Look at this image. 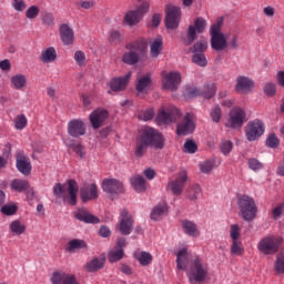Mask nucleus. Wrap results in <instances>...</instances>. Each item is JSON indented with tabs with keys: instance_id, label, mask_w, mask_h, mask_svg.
<instances>
[{
	"instance_id": "1",
	"label": "nucleus",
	"mask_w": 284,
	"mask_h": 284,
	"mask_svg": "<svg viewBox=\"0 0 284 284\" xmlns=\"http://www.w3.org/2000/svg\"><path fill=\"white\" fill-rule=\"evenodd\" d=\"M221 28H223V18H217V20L211 26V48L215 52H221L223 50H239L241 48V40H239V34L236 33H222Z\"/></svg>"
},
{
	"instance_id": "2",
	"label": "nucleus",
	"mask_w": 284,
	"mask_h": 284,
	"mask_svg": "<svg viewBox=\"0 0 284 284\" xmlns=\"http://www.w3.org/2000/svg\"><path fill=\"white\" fill-rule=\"evenodd\" d=\"M148 148H154V150H163L165 148V139L161 132L153 128H144L135 140V156L141 159Z\"/></svg>"
},
{
	"instance_id": "3",
	"label": "nucleus",
	"mask_w": 284,
	"mask_h": 284,
	"mask_svg": "<svg viewBox=\"0 0 284 284\" xmlns=\"http://www.w3.org/2000/svg\"><path fill=\"white\" fill-rule=\"evenodd\" d=\"M53 194L58 199H62L64 205H77V196H79V184L74 180H68L67 184L57 183L53 186Z\"/></svg>"
},
{
	"instance_id": "4",
	"label": "nucleus",
	"mask_w": 284,
	"mask_h": 284,
	"mask_svg": "<svg viewBox=\"0 0 284 284\" xmlns=\"http://www.w3.org/2000/svg\"><path fill=\"white\" fill-rule=\"evenodd\" d=\"M210 266L202 257L195 256L189 265V278L192 284L205 283Z\"/></svg>"
},
{
	"instance_id": "5",
	"label": "nucleus",
	"mask_w": 284,
	"mask_h": 284,
	"mask_svg": "<svg viewBox=\"0 0 284 284\" xmlns=\"http://www.w3.org/2000/svg\"><path fill=\"white\" fill-rule=\"evenodd\" d=\"M237 206L240 210V215L244 221H247V223L256 219V214H258V206L252 196L245 194L240 195L237 197Z\"/></svg>"
},
{
	"instance_id": "6",
	"label": "nucleus",
	"mask_w": 284,
	"mask_h": 284,
	"mask_svg": "<svg viewBox=\"0 0 284 284\" xmlns=\"http://www.w3.org/2000/svg\"><path fill=\"white\" fill-rule=\"evenodd\" d=\"M281 245H283V239L281 236L270 235L258 242L257 250L265 256H270L276 254L281 250Z\"/></svg>"
},
{
	"instance_id": "7",
	"label": "nucleus",
	"mask_w": 284,
	"mask_h": 284,
	"mask_svg": "<svg viewBox=\"0 0 284 284\" xmlns=\"http://www.w3.org/2000/svg\"><path fill=\"white\" fill-rule=\"evenodd\" d=\"M205 28H207V21L204 18H196L194 20V24L189 26L186 30V40H184V45H192L194 41H196V32L197 34H203L205 32Z\"/></svg>"
},
{
	"instance_id": "8",
	"label": "nucleus",
	"mask_w": 284,
	"mask_h": 284,
	"mask_svg": "<svg viewBox=\"0 0 284 284\" xmlns=\"http://www.w3.org/2000/svg\"><path fill=\"white\" fill-rule=\"evenodd\" d=\"M245 119H247L245 110L236 106L230 111L225 126L231 128V130H241V128H243V123H245Z\"/></svg>"
},
{
	"instance_id": "9",
	"label": "nucleus",
	"mask_w": 284,
	"mask_h": 284,
	"mask_svg": "<svg viewBox=\"0 0 284 284\" xmlns=\"http://www.w3.org/2000/svg\"><path fill=\"white\" fill-rule=\"evenodd\" d=\"M263 134H265V123L263 121L255 119L246 124L245 136L247 141H257Z\"/></svg>"
},
{
	"instance_id": "10",
	"label": "nucleus",
	"mask_w": 284,
	"mask_h": 284,
	"mask_svg": "<svg viewBox=\"0 0 284 284\" xmlns=\"http://www.w3.org/2000/svg\"><path fill=\"white\" fill-rule=\"evenodd\" d=\"M150 10V2H142L136 10H131L124 16V23L126 26H136L141 19H143V14Z\"/></svg>"
},
{
	"instance_id": "11",
	"label": "nucleus",
	"mask_w": 284,
	"mask_h": 284,
	"mask_svg": "<svg viewBox=\"0 0 284 284\" xmlns=\"http://www.w3.org/2000/svg\"><path fill=\"white\" fill-rule=\"evenodd\" d=\"M187 170L182 169L176 178L169 182L168 187L169 190H171L172 194H174V196H181V194H183V190L185 187V184L187 183Z\"/></svg>"
},
{
	"instance_id": "12",
	"label": "nucleus",
	"mask_w": 284,
	"mask_h": 284,
	"mask_svg": "<svg viewBox=\"0 0 284 284\" xmlns=\"http://www.w3.org/2000/svg\"><path fill=\"white\" fill-rule=\"evenodd\" d=\"M165 12V26L168 30H176V28H179V23L181 22V8L168 4Z\"/></svg>"
},
{
	"instance_id": "13",
	"label": "nucleus",
	"mask_w": 284,
	"mask_h": 284,
	"mask_svg": "<svg viewBox=\"0 0 284 284\" xmlns=\"http://www.w3.org/2000/svg\"><path fill=\"white\" fill-rule=\"evenodd\" d=\"M194 130H196V124L194 123V114L186 113L183 120L176 126V135L187 136V134H192Z\"/></svg>"
},
{
	"instance_id": "14",
	"label": "nucleus",
	"mask_w": 284,
	"mask_h": 284,
	"mask_svg": "<svg viewBox=\"0 0 284 284\" xmlns=\"http://www.w3.org/2000/svg\"><path fill=\"white\" fill-rule=\"evenodd\" d=\"M162 77V85L164 90H170V92H176V90H179L181 73L174 71L165 73V71H163Z\"/></svg>"
},
{
	"instance_id": "15",
	"label": "nucleus",
	"mask_w": 284,
	"mask_h": 284,
	"mask_svg": "<svg viewBox=\"0 0 284 284\" xmlns=\"http://www.w3.org/2000/svg\"><path fill=\"white\" fill-rule=\"evenodd\" d=\"M126 50L122 55V61L126 65H136L139 63L141 55L139 54V43L126 44Z\"/></svg>"
},
{
	"instance_id": "16",
	"label": "nucleus",
	"mask_w": 284,
	"mask_h": 284,
	"mask_svg": "<svg viewBox=\"0 0 284 284\" xmlns=\"http://www.w3.org/2000/svg\"><path fill=\"white\" fill-rule=\"evenodd\" d=\"M108 116H110V112L105 109H97L89 115V121L93 130H99V128H103L105 125V121H108Z\"/></svg>"
},
{
	"instance_id": "17",
	"label": "nucleus",
	"mask_w": 284,
	"mask_h": 284,
	"mask_svg": "<svg viewBox=\"0 0 284 284\" xmlns=\"http://www.w3.org/2000/svg\"><path fill=\"white\" fill-rule=\"evenodd\" d=\"M120 216V233L122 236H129V234H132V227H134V219H132V215L125 209L121 211Z\"/></svg>"
},
{
	"instance_id": "18",
	"label": "nucleus",
	"mask_w": 284,
	"mask_h": 284,
	"mask_svg": "<svg viewBox=\"0 0 284 284\" xmlns=\"http://www.w3.org/2000/svg\"><path fill=\"white\" fill-rule=\"evenodd\" d=\"M102 190L106 194H123V183L115 179L104 180L102 182Z\"/></svg>"
},
{
	"instance_id": "19",
	"label": "nucleus",
	"mask_w": 284,
	"mask_h": 284,
	"mask_svg": "<svg viewBox=\"0 0 284 284\" xmlns=\"http://www.w3.org/2000/svg\"><path fill=\"white\" fill-rule=\"evenodd\" d=\"M68 134L73 139H79V136H84L85 134V123L81 120H71L68 123Z\"/></svg>"
},
{
	"instance_id": "20",
	"label": "nucleus",
	"mask_w": 284,
	"mask_h": 284,
	"mask_svg": "<svg viewBox=\"0 0 284 284\" xmlns=\"http://www.w3.org/2000/svg\"><path fill=\"white\" fill-rule=\"evenodd\" d=\"M80 197L82 203H88V201H94L99 199V186L95 183L87 185L80 190Z\"/></svg>"
},
{
	"instance_id": "21",
	"label": "nucleus",
	"mask_w": 284,
	"mask_h": 284,
	"mask_svg": "<svg viewBox=\"0 0 284 284\" xmlns=\"http://www.w3.org/2000/svg\"><path fill=\"white\" fill-rule=\"evenodd\" d=\"M16 165L21 174L28 176L30 172H32V164L30 163V159H28L23 153L18 152L16 154Z\"/></svg>"
},
{
	"instance_id": "22",
	"label": "nucleus",
	"mask_w": 284,
	"mask_h": 284,
	"mask_svg": "<svg viewBox=\"0 0 284 284\" xmlns=\"http://www.w3.org/2000/svg\"><path fill=\"white\" fill-rule=\"evenodd\" d=\"M74 217L78 221H81L82 223H91L92 225L101 223V220H99L98 216L92 215V213H90V211H88V209L85 207L78 209V211L74 214Z\"/></svg>"
},
{
	"instance_id": "23",
	"label": "nucleus",
	"mask_w": 284,
	"mask_h": 284,
	"mask_svg": "<svg viewBox=\"0 0 284 284\" xmlns=\"http://www.w3.org/2000/svg\"><path fill=\"white\" fill-rule=\"evenodd\" d=\"M132 78V72H128L125 75L120 78H113L110 81V88L113 92H121L125 88H128V83H130V79Z\"/></svg>"
},
{
	"instance_id": "24",
	"label": "nucleus",
	"mask_w": 284,
	"mask_h": 284,
	"mask_svg": "<svg viewBox=\"0 0 284 284\" xmlns=\"http://www.w3.org/2000/svg\"><path fill=\"white\" fill-rule=\"evenodd\" d=\"M60 39L63 45H72L74 43V30L70 26L63 23L59 28Z\"/></svg>"
},
{
	"instance_id": "25",
	"label": "nucleus",
	"mask_w": 284,
	"mask_h": 284,
	"mask_svg": "<svg viewBox=\"0 0 284 284\" xmlns=\"http://www.w3.org/2000/svg\"><path fill=\"white\" fill-rule=\"evenodd\" d=\"M182 230L184 234L191 236L192 239H199L201 236V231L199 230V225L190 220L182 221Z\"/></svg>"
},
{
	"instance_id": "26",
	"label": "nucleus",
	"mask_w": 284,
	"mask_h": 284,
	"mask_svg": "<svg viewBox=\"0 0 284 284\" xmlns=\"http://www.w3.org/2000/svg\"><path fill=\"white\" fill-rule=\"evenodd\" d=\"M150 55L152 59H158V57L163 52V37L158 36L150 40Z\"/></svg>"
},
{
	"instance_id": "27",
	"label": "nucleus",
	"mask_w": 284,
	"mask_h": 284,
	"mask_svg": "<svg viewBox=\"0 0 284 284\" xmlns=\"http://www.w3.org/2000/svg\"><path fill=\"white\" fill-rule=\"evenodd\" d=\"M253 85L254 82L250 78L241 75L237 78L235 90L241 94H245V92H250V90H252Z\"/></svg>"
},
{
	"instance_id": "28",
	"label": "nucleus",
	"mask_w": 284,
	"mask_h": 284,
	"mask_svg": "<svg viewBox=\"0 0 284 284\" xmlns=\"http://www.w3.org/2000/svg\"><path fill=\"white\" fill-rule=\"evenodd\" d=\"M133 256L142 267H148L153 261L152 254L141 250L134 251Z\"/></svg>"
},
{
	"instance_id": "29",
	"label": "nucleus",
	"mask_w": 284,
	"mask_h": 284,
	"mask_svg": "<svg viewBox=\"0 0 284 284\" xmlns=\"http://www.w3.org/2000/svg\"><path fill=\"white\" fill-rule=\"evenodd\" d=\"M168 214V204L165 202L155 205L150 214L151 221H161V219Z\"/></svg>"
},
{
	"instance_id": "30",
	"label": "nucleus",
	"mask_w": 284,
	"mask_h": 284,
	"mask_svg": "<svg viewBox=\"0 0 284 284\" xmlns=\"http://www.w3.org/2000/svg\"><path fill=\"white\" fill-rule=\"evenodd\" d=\"M85 247H88L85 241L73 239L69 241L67 252H69L70 254H74V252H78L79 250H85Z\"/></svg>"
},
{
	"instance_id": "31",
	"label": "nucleus",
	"mask_w": 284,
	"mask_h": 284,
	"mask_svg": "<svg viewBox=\"0 0 284 284\" xmlns=\"http://www.w3.org/2000/svg\"><path fill=\"white\" fill-rule=\"evenodd\" d=\"M40 61L42 63H52L57 61V50L53 47H50L41 52Z\"/></svg>"
},
{
	"instance_id": "32",
	"label": "nucleus",
	"mask_w": 284,
	"mask_h": 284,
	"mask_svg": "<svg viewBox=\"0 0 284 284\" xmlns=\"http://www.w3.org/2000/svg\"><path fill=\"white\" fill-rule=\"evenodd\" d=\"M11 85L14 90H23L28 85V78L24 74L18 73L11 77Z\"/></svg>"
},
{
	"instance_id": "33",
	"label": "nucleus",
	"mask_w": 284,
	"mask_h": 284,
	"mask_svg": "<svg viewBox=\"0 0 284 284\" xmlns=\"http://www.w3.org/2000/svg\"><path fill=\"white\" fill-rule=\"evenodd\" d=\"M131 185L135 192L141 193L145 192L146 186H145V179L141 175H134L130 179Z\"/></svg>"
},
{
	"instance_id": "34",
	"label": "nucleus",
	"mask_w": 284,
	"mask_h": 284,
	"mask_svg": "<svg viewBox=\"0 0 284 284\" xmlns=\"http://www.w3.org/2000/svg\"><path fill=\"white\" fill-rule=\"evenodd\" d=\"M9 230L16 236H21V234H26L27 227L26 224H23L21 221L14 220L10 223Z\"/></svg>"
},
{
	"instance_id": "35",
	"label": "nucleus",
	"mask_w": 284,
	"mask_h": 284,
	"mask_svg": "<svg viewBox=\"0 0 284 284\" xmlns=\"http://www.w3.org/2000/svg\"><path fill=\"white\" fill-rule=\"evenodd\" d=\"M178 270H186L187 267V248H182L176 255Z\"/></svg>"
},
{
	"instance_id": "36",
	"label": "nucleus",
	"mask_w": 284,
	"mask_h": 284,
	"mask_svg": "<svg viewBox=\"0 0 284 284\" xmlns=\"http://www.w3.org/2000/svg\"><path fill=\"white\" fill-rule=\"evenodd\" d=\"M201 185L199 184H192L190 185L185 191V196L189 199V201H196L199 199V194H201Z\"/></svg>"
},
{
	"instance_id": "37",
	"label": "nucleus",
	"mask_w": 284,
	"mask_h": 284,
	"mask_svg": "<svg viewBox=\"0 0 284 284\" xmlns=\"http://www.w3.org/2000/svg\"><path fill=\"white\" fill-rule=\"evenodd\" d=\"M103 265H105V260L95 257L87 264V270L88 272H99V270H103Z\"/></svg>"
},
{
	"instance_id": "38",
	"label": "nucleus",
	"mask_w": 284,
	"mask_h": 284,
	"mask_svg": "<svg viewBox=\"0 0 284 284\" xmlns=\"http://www.w3.org/2000/svg\"><path fill=\"white\" fill-rule=\"evenodd\" d=\"M11 190H14V192H26V190H30V183L26 180L16 179L11 182Z\"/></svg>"
},
{
	"instance_id": "39",
	"label": "nucleus",
	"mask_w": 284,
	"mask_h": 284,
	"mask_svg": "<svg viewBox=\"0 0 284 284\" xmlns=\"http://www.w3.org/2000/svg\"><path fill=\"white\" fill-rule=\"evenodd\" d=\"M216 94V84L214 82L206 83L201 92L204 99H212Z\"/></svg>"
},
{
	"instance_id": "40",
	"label": "nucleus",
	"mask_w": 284,
	"mask_h": 284,
	"mask_svg": "<svg viewBox=\"0 0 284 284\" xmlns=\"http://www.w3.org/2000/svg\"><path fill=\"white\" fill-rule=\"evenodd\" d=\"M70 274L63 272V271H55L52 273L51 277H50V282L52 284H63L65 283V280L67 277L69 276Z\"/></svg>"
},
{
	"instance_id": "41",
	"label": "nucleus",
	"mask_w": 284,
	"mask_h": 284,
	"mask_svg": "<svg viewBox=\"0 0 284 284\" xmlns=\"http://www.w3.org/2000/svg\"><path fill=\"white\" fill-rule=\"evenodd\" d=\"M125 253L123 252V248H116L114 247L109 252L108 261L109 263H116V261H121Z\"/></svg>"
},
{
	"instance_id": "42",
	"label": "nucleus",
	"mask_w": 284,
	"mask_h": 284,
	"mask_svg": "<svg viewBox=\"0 0 284 284\" xmlns=\"http://www.w3.org/2000/svg\"><path fill=\"white\" fill-rule=\"evenodd\" d=\"M244 252H245V248H243V243L241 242V240L232 241L231 254L235 256H243Z\"/></svg>"
},
{
	"instance_id": "43",
	"label": "nucleus",
	"mask_w": 284,
	"mask_h": 284,
	"mask_svg": "<svg viewBox=\"0 0 284 284\" xmlns=\"http://www.w3.org/2000/svg\"><path fill=\"white\" fill-rule=\"evenodd\" d=\"M207 50V41L200 40L191 49L193 54H203Z\"/></svg>"
},
{
	"instance_id": "44",
	"label": "nucleus",
	"mask_w": 284,
	"mask_h": 284,
	"mask_svg": "<svg viewBox=\"0 0 284 284\" xmlns=\"http://www.w3.org/2000/svg\"><path fill=\"white\" fill-rule=\"evenodd\" d=\"M283 214H284V203L277 204L270 212L271 219H273V221H278V219H281V215Z\"/></svg>"
},
{
	"instance_id": "45",
	"label": "nucleus",
	"mask_w": 284,
	"mask_h": 284,
	"mask_svg": "<svg viewBox=\"0 0 284 284\" xmlns=\"http://www.w3.org/2000/svg\"><path fill=\"white\" fill-rule=\"evenodd\" d=\"M192 61L195 65H200V68H205V65H207V58H205V53H194Z\"/></svg>"
},
{
	"instance_id": "46",
	"label": "nucleus",
	"mask_w": 284,
	"mask_h": 284,
	"mask_svg": "<svg viewBox=\"0 0 284 284\" xmlns=\"http://www.w3.org/2000/svg\"><path fill=\"white\" fill-rule=\"evenodd\" d=\"M199 150V146L196 145V142L194 140H186L183 146V152H186V154H196V151Z\"/></svg>"
},
{
	"instance_id": "47",
	"label": "nucleus",
	"mask_w": 284,
	"mask_h": 284,
	"mask_svg": "<svg viewBox=\"0 0 284 284\" xmlns=\"http://www.w3.org/2000/svg\"><path fill=\"white\" fill-rule=\"evenodd\" d=\"M28 126V118H26V114L17 115L14 119V128L16 130H24V128Z\"/></svg>"
},
{
	"instance_id": "48",
	"label": "nucleus",
	"mask_w": 284,
	"mask_h": 284,
	"mask_svg": "<svg viewBox=\"0 0 284 284\" xmlns=\"http://www.w3.org/2000/svg\"><path fill=\"white\" fill-rule=\"evenodd\" d=\"M152 83V79H150V75H144L138 80L136 90L138 92H143L148 85Z\"/></svg>"
},
{
	"instance_id": "49",
	"label": "nucleus",
	"mask_w": 284,
	"mask_h": 284,
	"mask_svg": "<svg viewBox=\"0 0 284 284\" xmlns=\"http://www.w3.org/2000/svg\"><path fill=\"white\" fill-rule=\"evenodd\" d=\"M275 271L277 272V274H284V251L277 254L275 261Z\"/></svg>"
},
{
	"instance_id": "50",
	"label": "nucleus",
	"mask_w": 284,
	"mask_h": 284,
	"mask_svg": "<svg viewBox=\"0 0 284 284\" xmlns=\"http://www.w3.org/2000/svg\"><path fill=\"white\" fill-rule=\"evenodd\" d=\"M200 170L203 174H210L214 170V161L206 160L200 163Z\"/></svg>"
},
{
	"instance_id": "51",
	"label": "nucleus",
	"mask_w": 284,
	"mask_h": 284,
	"mask_svg": "<svg viewBox=\"0 0 284 284\" xmlns=\"http://www.w3.org/2000/svg\"><path fill=\"white\" fill-rule=\"evenodd\" d=\"M230 237L232 241H241V227L239 224L231 225Z\"/></svg>"
},
{
	"instance_id": "52",
	"label": "nucleus",
	"mask_w": 284,
	"mask_h": 284,
	"mask_svg": "<svg viewBox=\"0 0 284 284\" xmlns=\"http://www.w3.org/2000/svg\"><path fill=\"white\" fill-rule=\"evenodd\" d=\"M247 165L250 168V170H252L253 172H257L258 170H263V163H261V161H258L255 158H251L247 160Z\"/></svg>"
},
{
	"instance_id": "53",
	"label": "nucleus",
	"mask_w": 284,
	"mask_h": 284,
	"mask_svg": "<svg viewBox=\"0 0 284 284\" xmlns=\"http://www.w3.org/2000/svg\"><path fill=\"white\" fill-rule=\"evenodd\" d=\"M1 212L6 216H12L13 214H17V205H14V204H4L1 207Z\"/></svg>"
},
{
	"instance_id": "54",
	"label": "nucleus",
	"mask_w": 284,
	"mask_h": 284,
	"mask_svg": "<svg viewBox=\"0 0 284 284\" xmlns=\"http://www.w3.org/2000/svg\"><path fill=\"white\" fill-rule=\"evenodd\" d=\"M158 120L161 122V123H173L172 122V115H170V111H160L158 113Z\"/></svg>"
},
{
	"instance_id": "55",
	"label": "nucleus",
	"mask_w": 284,
	"mask_h": 284,
	"mask_svg": "<svg viewBox=\"0 0 284 284\" xmlns=\"http://www.w3.org/2000/svg\"><path fill=\"white\" fill-rule=\"evenodd\" d=\"M39 12H41L39 7L31 6V7H29V9H27L26 17H27V19H37V17H39Z\"/></svg>"
},
{
	"instance_id": "56",
	"label": "nucleus",
	"mask_w": 284,
	"mask_h": 284,
	"mask_svg": "<svg viewBox=\"0 0 284 284\" xmlns=\"http://www.w3.org/2000/svg\"><path fill=\"white\" fill-rule=\"evenodd\" d=\"M223 112L221 111V106H214L211 111V119L214 123H220L221 116Z\"/></svg>"
},
{
	"instance_id": "57",
	"label": "nucleus",
	"mask_w": 284,
	"mask_h": 284,
	"mask_svg": "<svg viewBox=\"0 0 284 284\" xmlns=\"http://www.w3.org/2000/svg\"><path fill=\"white\" fill-rule=\"evenodd\" d=\"M232 148H233V144H232V141L230 140L223 141L220 145V150L222 154H224L225 156H227V154L232 152Z\"/></svg>"
},
{
	"instance_id": "58",
	"label": "nucleus",
	"mask_w": 284,
	"mask_h": 284,
	"mask_svg": "<svg viewBox=\"0 0 284 284\" xmlns=\"http://www.w3.org/2000/svg\"><path fill=\"white\" fill-rule=\"evenodd\" d=\"M264 93L266 97H274L276 94V84L268 82L264 85Z\"/></svg>"
},
{
	"instance_id": "59",
	"label": "nucleus",
	"mask_w": 284,
	"mask_h": 284,
	"mask_svg": "<svg viewBox=\"0 0 284 284\" xmlns=\"http://www.w3.org/2000/svg\"><path fill=\"white\" fill-rule=\"evenodd\" d=\"M139 119L142 121H152V119H154V110H145L144 112L140 113Z\"/></svg>"
},
{
	"instance_id": "60",
	"label": "nucleus",
	"mask_w": 284,
	"mask_h": 284,
	"mask_svg": "<svg viewBox=\"0 0 284 284\" xmlns=\"http://www.w3.org/2000/svg\"><path fill=\"white\" fill-rule=\"evenodd\" d=\"M278 138H276V134H270L268 138L266 139V145L268 148H278Z\"/></svg>"
},
{
	"instance_id": "61",
	"label": "nucleus",
	"mask_w": 284,
	"mask_h": 284,
	"mask_svg": "<svg viewBox=\"0 0 284 284\" xmlns=\"http://www.w3.org/2000/svg\"><path fill=\"white\" fill-rule=\"evenodd\" d=\"M74 61L78 65H85V53L83 51H75Z\"/></svg>"
},
{
	"instance_id": "62",
	"label": "nucleus",
	"mask_w": 284,
	"mask_h": 284,
	"mask_svg": "<svg viewBox=\"0 0 284 284\" xmlns=\"http://www.w3.org/2000/svg\"><path fill=\"white\" fill-rule=\"evenodd\" d=\"M169 114L171 115V120L173 123H176L178 120L181 119V110H179L178 108L172 106L169 110Z\"/></svg>"
},
{
	"instance_id": "63",
	"label": "nucleus",
	"mask_w": 284,
	"mask_h": 284,
	"mask_svg": "<svg viewBox=\"0 0 284 284\" xmlns=\"http://www.w3.org/2000/svg\"><path fill=\"white\" fill-rule=\"evenodd\" d=\"M109 41L110 43H116L118 41H121V32L116 30L111 31Z\"/></svg>"
},
{
	"instance_id": "64",
	"label": "nucleus",
	"mask_w": 284,
	"mask_h": 284,
	"mask_svg": "<svg viewBox=\"0 0 284 284\" xmlns=\"http://www.w3.org/2000/svg\"><path fill=\"white\" fill-rule=\"evenodd\" d=\"M99 234H100V236H102V239H108V236H110V234H112V232L110 231V227L101 226L99 230Z\"/></svg>"
}]
</instances>
